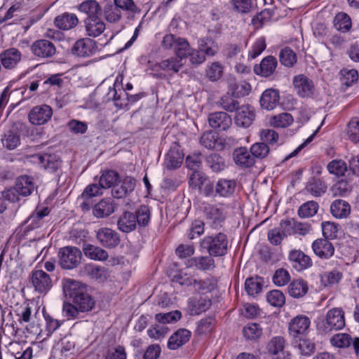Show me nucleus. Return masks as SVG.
Here are the masks:
<instances>
[{
  "label": "nucleus",
  "mask_w": 359,
  "mask_h": 359,
  "mask_svg": "<svg viewBox=\"0 0 359 359\" xmlns=\"http://www.w3.org/2000/svg\"><path fill=\"white\" fill-rule=\"evenodd\" d=\"M114 211L111 199H102L93 208V215L98 218L107 217Z\"/></svg>",
  "instance_id": "39"
},
{
  "label": "nucleus",
  "mask_w": 359,
  "mask_h": 359,
  "mask_svg": "<svg viewBox=\"0 0 359 359\" xmlns=\"http://www.w3.org/2000/svg\"><path fill=\"white\" fill-rule=\"evenodd\" d=\"M191 337V332L187 329H179L169 338L168 348L170 350H176L185 344Z\"/></svg>",
  "instance_id": "24"
},
{
  "label": "nucleus",
  "mask_w": 359,
  "mask_h": 359,
  "mask_svg": "<svg viewBox=\"0 0 359 359\" xmlns=\"http://www.w3.org/2000/svg\"><path fill=\"white\" fill-rule=\"evenodd\" d=\"M236 183L234 180L220 179L215 187V192L220 197L228 198L231 196L236 189Z\"/></svg>",
  "instance_id": "29"
},
{
  "label": "nucleus",
  "mask_w": 359,
  "mask_h": 359,
  "mask_svg": "<svg viewBox=\"0 0 359 359\" xmlns=\"http://www.w3.org/2000/svg\"><path fill=\"white\" fill-rule=\"evenodd\" d=\"M327 185L322 180L317 179L308 183L306 191L314 196H320L327 191Z\"/></svg>",
  "instance_id": "52"
},
{
  "label": "nucleus",
  "mask_w": 359,
  "mask_h": 359,
  "mask_svg": "<svg viewBox=\"0 0 359 359\" xmlns=\"http://www.w3.org/2000/svg\"><path fill=\"white\" fill-rule=\"evenodd\" d=\"M83 251L87 257L96 261H104L109 257L105 250L89 243L83 245Z\"/></svg>",
  "instance_id": "33"
},
{
  "label": "nucleus",
  "mask_w": 359,
  "mask_h": 359,
  "mask_svg": "<svg viewBox=\"0 0 359 359\" xmlns=\"http://www.w3.org/2000/svg\"><path fill=\"white\" fill-rule=\"evenodd\" d=\"M198 48L205 54V57H214L219 49L218 44L210 37L198 39Z\"/></svg>",
  "instance_id": "36"
},
{
  "label": "nucleus",
  "mask_w": 359,
  "mask_h": 359,
  "mask_svg": "<svg viewBox=\"0 0 359 359\" xmlns=\"http://www.w3.org/2000/svg\"><path fill=\"white\" fill-rule=\"evenodd\" d=\"M79 9L87 15L86 19L102 17V8L95 0H87L82 2L79 6Z\"/></svg>",
  "instance_id": "27"
},
{
  "label": "nucleus",
  "mask_w": 359,
  "mask_h": 359,
  "mask_svg": "<svg viewBox=\"0 0 359 359\" xmlns=\"http://www.w3.org/2000/svg\"><path fill=\"white\" fill-rule=\"evenodd\" d=\"M280 226L287 231L288 234L297 233L305 236L311 229V225L307 223L298 222L294 219H288L280 222Z\"/></svg>",
  "instance_id": "18"
},
{
  "label": "nucleus",
  "mask_w": 359,
  "mask_h": 359,
  "mask_svg": "<svg viewBox=\"0 0 359 359\" xmlns=\"http://www.w3.org/2000/svg\"><path fill=\"white\" fill-rule=\"evenodd\" d=\"M136 219L134 213L124 212L117 221L118 229L124 233L133 231L135 229L137 224Z\"/></svg>",
  "instance_id": "28"
},
{
  "label": "nucleus",
  "mask_w": 359,
  "mask_h": 359,
  "mask_svg": "<svg viewBox=\"0 0 359 359\" xmlns=\"http://www.w3.org/2000/svg\"><path fill=\"white\" fill-rule=\"evenodd\" d=\"M15 186L18 194L23 196L30 195L34 189L32 178L28 176L18 177Z\"/></svg>",
  "instance_id": "38"
},
{
  "label": "nucleus",
  "mask_w": 359,
  "mask_h": 359,
  "mask_svg": "<svg viewBox=\"0 0 359 359\" xmlns=\"http://www.w3.org/2000/svg\"><path fill=\"white\" fill-rule=\"evenodd\" d=\"M50 212L48 208L45 207L42 209H36V210L27 219L25 223L27 224L25 231H32L41 226L43 223V219Z\"/></svg>",
  "instance_id": "26"
},
{
  "label": "nucleus",
  "mask_w": 359,
  "mask_h": 359,
  "mask_svg": "<svg viewBox=\"0 0 359 359\" xmlns=\"http://www.w3.org/2000/svg\"><path fill=\"white\" fill-rule=\"evenodd\" d=\"M53 113V109L49 105H37L29 111L28 118L32 125L41 126L50 120Z\"/></svg>",
  "instance_id": "6"
},
{
  "label": "nucleus",
  "mask_w": 359,
  "mask_h": 359,
  "mask_svg": "<svg viewBox=\"0 0 359 359\" xmlns=\"http://www.w3.org/2000/svg\"><path fill=\"white\" fill-rule=\"evenodd\" d=\"M280 62L286 67H292L297 62L295 53L290 48H285L279 53Z\"/></svg>",
  "instance_id": "60"
},
{
  "label": "nucleus",
  "mask_w": 359,
  "mask_h": 359,
  "mask_svg": "<svg viewBox=\"0 0 359 359\" xmlns=\"http://www.w3.org/2000/svg\"><path fill=\"white\" fill-rule=\"evenodd\" d=\"M266 300L273 306L282 307L285 304V297L281 291L273 290L267 293Z\"/></svg>",
  "instance_id": "57"
},
{
  "label": "nucleus",
  "mask_w": 359,
  "mask_h": 359,
  "mask_svg": "<svg viewBox=\"0 0 359 359\" xmlns=\"http://www.w3.org/2000/svg\"><path fill=\"white\" fill-rule=\"evenodd\" d=\"M61 165L60 158L55 154H45L42 168L49 172L56 171Z\"/></svg>",
  "instance_id": "64"
},
{
  "label": "nucleus",
  "mask_w": 359,
  "mask_h": 359,
  "mask_svg": "<svg viewBox=\"0 0 359 359\" xmlns=\"http://www.w3.org/2000/svg\"><path fill=\"white\" fill-rule=\"evenodd\" d=\"M72 303L75 304V306H77L76 308L81 313L91 311L95 304V300L88 292H85L83 294H81V296L79 297H77Z\"/></svg>",
  "instance_id": "40"
},
{
  "label": "nucleus",
  "mask_w": 359,
  "mask_h": 359,
  "mask_svg": "<svg viewBox=\"0 0 359 359\" xmlns=\"http://www.w3.org/2000/svg\"><path fill=\"white\" fill-rule=\"evenodd\" d=\"M118 174L114 170H107L102 173L100 178L99 185L102 189L114 187L118 181Z\"/></svg>",
  "instance_id": "46"
},
{
  "label": "nucleus",
  "mask_w": 359,
  "mask_h": 359,
  "mask_svg": "<svg viewBox=\"0 0 359 359\" xmlns=\"http://www.w3.org/2000/svg\"><path fill=\"white\" fill-rule=\"evenodd\" d=\"M318 210V204L313 201H308L302 205L298 210V215L301 217H310L315 215Z\"/></svg>",
  "instance_id": "58"
},
{
  "label": "nucleus",
  "mask_w": 359,
  "mask_h": 359,
  "mask_svg": "<svg viewBox=\"0 0 359 359\" xmlns=\"http://www.w3.org/2000/svg\"><path fill=\"white\" fill-rule=\"evenodd\" d=\"M276 66V59L273 56H267L262 60L259 66L255 67L254 70L257 74L267 77L274 72Z\"/></svg>",
  "instance_id": "30"
},
{
  "label": "nucleus",
  "mask_w": 359,
  "mask_h": 359,
  "mask_svg": "<svg viewBox=\"0 0 359 359\" xmlns=\"http://www.w3.org/2000/svg\"><path fill=\"white\" fill-rule=\"evenodd\" d=\"M310 324L311 320L306 316H297L289 323V334L294 338L304 335L307 333Z\"/></svg>",
  "instance_id": "12"
},
{
  "label": "nucleus",
  "mask_w": 359,
  "mask_h": 359,
  "mask_svg": "<svg viewBox=\"0 0 359 359\" xmlns=\"http://www.w3.org/2000/svg\"><path fill=\"white\" fill-rule=\"evenodd\" d=\"M345 325L344 312L340 309H332L327 313L325 319L317 325L318 331L327 334L334 330H341Z\"/></svg>",
  "instance_id": "3"
},
{
  "label": "nucleus",
  "mask_w": 359,
  "mask_h": 359,
  "mask_svg": "<svg viewBox=\"0 0 359 359\" xmlns=\"http://www.w3.org/2000/svg\"><path fill=\"white\" fill-rule=\"evenodd\" d=\"M97 46L95 42L88 38L78 40L72 48V53L79 57H90L96 52Z\"/></svg>",
  "instance_id": "13"
},
{
  "label": "nucleus",
  "mask_w": 359,
  "mask_h": 359,
  "mask_svg": "<svg viewBox=\"0 0 359 359\" xmlns=\"http://www.w3.org/2000/svg\"><path fill=\"white\" fill-rule=\"evenodd\" d=\"M245 289L248 295L255 297L262 289V283L259 277L249 278L245 280Z\"/></svg>",
  "instance_id": "49"
},
{
  "label": "nucleus",
  "mask_w": 359,
  "mask_h": 359,
  "mask_svg": "<svg viewBox=\"0 0 359 359\" xmlns=\"http://www.w3.org/2000/svg\"><path fill=\"white\" fill-rule=\"evenodd\" d=\"M243 333L247 339L256 340L262 334V328L257 323H249L243 327Z\"/></svg>",
  "instance_id": "56"
},
{
  "label": "nucleus",
  "mask_w": 359,
  "mask_h": 359,
  "mask_svg": "<svg viewBox=\"0 0 359 359\" xmlns=\"http://www.w3.org/2000/svg\"><path fill=\"white\" fill-rule=\"evenodd\" d=\"M121 10H122V9L120 7H118L117 5H116L115 4H114V5H112V4L106 5L104 8V14L105 19L109 22H118L121 18Z\"/></svg>",
  "instance_id": "51"
},
{
  "label": "nucleus",
  "mask_w": 359,
  "mask_h": 359,
  "mask_svg": "<svg viewBox=\"0 0 359 359\" xmlns=\"http://www.w3.org/2000/svg\"><path fill=\"white\" fill-rule=\"evenodd\" d=\"M314 253L320 258L328 259L334 255V248L327 239L316 240L312 244Z\"/></svg>",
  "instance_id": "23"
},
{
  "label": "nucleus",
  "mask_w": 359,
  "mask_h": 359,
  "mask_svg": "<svg viewBox=\"0 0 359 359\" xmlns=\"http://www.w3.org/2000/svg\"><path fill=\"white\" fill-rule=\"evenodd\" d=\"M279 102V90L274 88L265 90L259 100L261 107L268 111L275 109L278 105Z\"/></svg>",
  "instance_id": "17"
},
{
  "label": "nucleus",
  "mask_w": 359,
  "mask_h": 359,
  "mask_svg": "<svg viewBox=\"0 0 359 359\" xmlns=\"http://www.w3.org/2000/svg\"><path fill=\"white\" fill-rule=\"evenodd\" d=\"M330 211L336 218H346L351 212V206L346 201L337 199L332 203Z\"/></svg>",
  "instance_id": "35"
},
{
  "label": "nucleus",
  "mask_w": 359,
  "mask_h": 359,
  "mask_svg": "<svg viewBox=\"0 0 359 359\" xmlns=\"http://www.w3.org/2000/svg\"><path fill=\"white\" fill-rule=\"evenodd\" d=\"M1 142L4 147L9 150L15 149L20 144L19 133L15 130H9L4 135Z\"/></svg>",
  "instance_id": "43"
},
{
  "label": "nucleus",
  "mask_w": 359,
  "mask_h": 359,
  "mask_svg": "<svg viewBox=\"0 0 359 359\" xmlns=\"http://www.w3.org/2000/svg\"><path fill=\"white\" fill-rule=\"evenodd\" d=\"M217 104L229 112L235 111L240 107L238 101L232 95L229 93L223 95L217 102Z\"/></svg>",
  "instance_id": "44"
},
{
  "label": "nucleus",
  "mask_w": 359,
  "mask_h": 359,
  "mask_svg": "<svg viewBox=\"0 0 359 359\" xmlns=\"http://www.w3.org/2000/svg\"><path fill=\"white\" fill-rule=\"evenodd\" d=\"M200 248L201 251H207L210 256H224L228 250L227 236L223 233L205 236L200 242Z\"/></svg>",
  "instance_id": "2"
},
{
  "label": "nucleus",
  "mask_w": 359,
  "mask_h": 359,
  "mask_svg": "<svg viewBox=\"0 0 359 359\" xmlns=\"http://www.w3.org/2000/svg\"><path fill=\"white\" fill-rule=\"evenodd\" d=\"M82 254L76 247L65 246L58 251L59 264L65 269H73L81 262Z\"/></svg>",
  "instance_id": "4"
},
{
  "label": "nucleus",
  "mask_w": 359,
  "mask_h": 359,
  "mask_svg": "<svg viewBox=\"0 0 359 359\" xmlns=\"http://www.w3.org/2000/svg\"><path fill=\"white\" fill-rule=\"evenodd\" d=\"M22 54L15 48L5 50L0 54V60L6 69H13L20 62Z\"/></svg>",
  "instance_id": "22"
},
{
  "label": "nucleus",
  "mask_w": 359,
  "mask_h": 359,
  "mask_svg": "<svg viewBox=\"0 0 359 359\" xmlns=\"http://www.w3.org/2000/svg\"><path fill=\"white\" fill-rule=\"evenodd\" d=\"M351 342L352 338L346 333H338L330 339L332 345L338 348H347L351 344Z\"/></svg>",
  "instance_id": "63"
},
{
  "label": "nucleus",
  "mask_w": 359,
  "mask_h": 359,
  "mask_svg": "<svg viewBox=\"0 0 359 359\" xmlns=\"http://www.w3.org/2000/svg\"><path fill=\"white\" fill-rule=\"evenodd\" d=\"M236 111L235 121L237 126L248 128L252 123L255 114L249 105H243Z\"/></svg>",
  "instance_id": "19"
},
{
  "label": "nucleus",
  "mask_w": 359,
  "mask_h": 359,
  "mask_svg": "<svg viewBox=\"0 0 359 359\" xmlns=\"http://www.w3.org/2000/svg\"><path fill=\"white\" fill-rule=\"evenodd\" d=\"M292 83L295 91L300 97H310L314 93L315 87L313 81L304 74L294 76Z\"/></svg>",
  "instance_id": "10"
},
{
  "label": "nucleus",
  "mask_w": 359,
  "mask_h": 359,
  "mask_svg": "<svg viewBox=\"0 0 359 359\" xmlns=\"http://www.w3.org/2000/svg\"><path fill=\"white\" fill-rule=\"evenodd\" d=\"M136 181L131 177H126L122 181L117 182L111 190L114 198H123L128 196L135 189Z\"/></svg>",
  "instance_id": "14"
},
{
  "label": "nucleus",
  "mask_w": 359,
  "mask_h": 359,
  "mask_svg": "<svg viewBox=\"0 0 359 359\" xmlns=\"http://www.w3.org/2000/svg\"><path fill=\"white\" fill-rule=\"evenodd\" d=\"M114 3L123 11L128 13V18L133 20L137 15H140L141 9L136 5L134 0H114Z\"/></svg>",
  "instance_id": "42"
},
{
  "label": "nucleus",
  "mask_w": 359,
  "mask_h": 359,
  "mask_svg": "<svg viewBox=\"0 0 359 359\" xmlns=\"http://www.w3.org/2000/svg\"><path fill=\"white\" fill-rule=\"evenodd\" d=\"M289 294L294 298H300L308 292L307 283L302 280H293L287 287Z\"/></svg>",
  "instance_id": "41"
},
{
  "label": "nucleus",
  "mask_w": 359,
  "mask_h": 359,
  "mask_svg": "<svg viewBox=\"0 0 359 359\" xmlns=\"http://www.w3.org/2000/svg\"><path fill=\"white\" fill-rule=\"evenodd\" d=\"M136 221L140 226H146L148 225L151 219L150 209L147 205H141L135 214Z\"/></svg>",
  "instance_id": "59"
},
{
  "label": "nucleus",
  "mask_w": 359,
  "mask_h": 359,
  "mask_svg": "<svg viewBox=\"0 0 359 359\" xmlns=\"http://www.w3.org/2000/svg\"><path fill=\"white\" fill-rule=\"evenodd\" d=\"M62 290L67 299L74 302L77 297L81 296L87 292L86 286L81 282L74 279H64L62 280Z\"/></svg>",
  "instance_id": "9"
},
{
  "label": "nucleus",
  "mask_w": 359,
  "mask_h": 359,
  "mask_svg": "<svg viewBox=\"0 0 359 359\" xmlns=\"http://www.w3.org/2000/svg\"><path fill=\"white\" fill-rule=\"evenodd\" d=\"M211 306L210 299L203 297H193L188 300V310L191 316L200 315Z\"/></svg>",
  "instance_id": "20"
},
{
  "label": "nucleus",
  "mask_w": 359,
  "mask_h": 359,
  "mask_svg": "<svg viewBox=\"0 0 359 359\" xmlns=\"http://www.w3.org/2000/svg\"><path fill=\"white\" fill-rule=\"evenodd\" d=\"M74 348V342L70 337L66 336L60 340L57 347L54 349L53 352L54 357L58 359H66Z\"/></svg>",
  "instance_id": "34"
},
{
  "label": "nucleus",
  "mask_w": 359,
  "mask_h": 359,
  "mask_svg": "<svg viewBox=\"0 0 359 359\" xmlns=\"http://www.w3.org/2000/svg\"><path fill=\"white\" fill-rule=\"evenodd\" d=\"M216 285V280L213 278H208L204 280H196L193 285V289L197 292L205 293L212 291Z\"/></svg>",
  "instance_id": "50"
},
{
  "label": "nucleus",
  "mask_w": 359,
  "mask_h": 359,
  "mask_svg": "<svg viewBox=\"0 0 359 359\" xmlns=\"http://www.w3.org/2000/svg\"><path fill=\"white\" fill-rule=\"evenodd\" d=\"M182 59L177 57H170L163 60L159 64V67L164 71H172L175 73L179 72L180 69L183 66Z\"/></svg>",
  "instance_id": "54"
},
{
  "label": "nucleus",
  "mask_w": 359,
  "mask_h": 359,
  "mask_svg": "<svg viewBox=\"0 0 359 359\" xmlns=\"http://www.w3.org/2000/svg\"><path fill=\"white\" fill-rule=\"evenodd\" d=\"M346 134L348 139L353 142H359V118H353L348 123Z\"/></svg>",
  "instance_id": "62"
},
{
  "label": "nucleus",
  "mask_w": 359,
  "mask_h": 359,
  "mask_svg": "<svg viewBox=\"0 0 359 359\" xmlns=\"http://www.w3.org/2000/svg\"><path fill=\"white\" fill-rule=\"evenodd\" d=\"M30 48L35 56L41 58H50L56 53L55 45L46 39H39L34 41Z\"/></svg>",
  "instance_id": "11"
},
{
  "label": "nucleus",
  "mask_w": 359,
  "mask_h": 359,
  "mask_svg": "<svg viewBox=\"0 0 359 359\" xmlns=\"http://www.w3.org/2000/svg\"><path fill=\"white\" fill-rule=\"evenodd\" d=\"M287 231L280 226L270 230L268 233V240L274 245H280L282 241L287 237Z\"/></svg>",
  "instance_id": "61"
},
{
  "label": "nucleus",
  "mask_w": 359,
  "mask_h": 359,
  "mask_svg": "<svg viewBox=\"0 0 359 359\" xmlns=\"http://www.w3.org/2000/svg\"><path fill=\"white\" fill-rule=\"evenodd\" d=\"M294 346L297 347L302 355H309L315 350V344L306 338H299L294 341Z\"/></svg>",
  "instance_id": "55"
},
{
  "label": "nucleus",
  "mask_w": 359,
  "mask_h": 359,
  "mask_svg": "<svg viewBox=\"0 0 359 359\" xmlns=\"http://www.w3.org/2000/svg\"><path fill=\"white\" fill-rule=\"evenodd\" d=\"M285 340L281 336H276L271 339L266 346L268 352L273 355H278L277 359H290V354L285 351Z\"/></svg>",
  "instance_id": "15"
},
{
  "label": "nucleus",
  "mask_w": 359,
  "mask_h": 359,
  "mask_svg": "<svg viewBox=\"0 0 359 359\" xmlns=\"http://www.w3.org/2000/svg\"><path fill=\"white\" fill-rule=\"evenodd\" d=\"M208 166L215 172H219L226 168V163L223 157L217 154H212L206 158Z\"/></svg>",
  "instance_id": "48"
},
{
  "label": "nucleus",
  "mask_w": 359,
  "mask_h": 359,
  "mask_svg": "<svg viewBox=\"0 0 359 359\" xmlns=\"http://www.w3.org/2000/svg\"><path fill=\"white\" fill-rule=\"evenodd\" d=\"M54 22L57 27L63 30H69L78 25L79 20L75 14L65 13L56 17Z\"/></svg>",
  "instance_id": "32"
},
{
  "label": "nucleus",
  "mask_w": 359,
  "mask_h": 359,
  "mask_svg": "<svg viewBox=\"0 0 359 359\" xmlns=\"http://www.w3.org/2000/svg\"><path fill=\"white\" fill-rule=\"evenodd\" d=\"M352 184L346 180L337 181L331 188V192L334 196L344 197L352 191Z\"/></svg>",
  "instance_id": "45"
},
{
  "label": "nucleus",
  "mask_w": 359,
  "mask_h": 359,
  "mask_svg": "<svg viewBox=\"0 0 359 359\" xmlns=\"http://www.w3.org/2000/svg\"><path fill=\"white\" fill-rule=\"evenodd\" d=\"M235 163L242 168H250L255 164V159L250 150L245 147H240L234 150L233 153Z\"/></svg>",
  "instance_id": "25"
},
{
  "label": "nucleus",
  "mask_w": 359,
  "mask_h": 359,
  "mask_svg": "<svg viewBox=\"0 0 359 359\" xmlns=\"http://www.w3.org/2000/svg\"><path fill=\"white\" fill-rule=\"evenodd\" d=\"M204 213L207 223L215 229L222 226L226 215L225 208L222 205H208L205 207Z\"/></svg>",
  "instance_id": "7"
},
{
  "label": "nucleus",
  "mask_w": 359,
  "mask_h": 359,
  "mask_svg": "<svg viewBox=\"0 0 359 359\" xmlns=\"http://www.w3.org/2000/svg\"><path fill=\"white\" fill-rule=\"evenodd\" d=\"M96 238L102 246L107 248H114L120 243L119 234L108 227H102L96 231Z\"/></svg>",
  "instance_id": "8"
},
{
  "label": "nucleus",
  "mask_w": 359,
  "mask_h": 359,
  "mask_svg": "<svg viewBox=\"0 0 359 359\" xmlns=\"http://www.w3.org/2000/svg\"><path fill=\"white\" fill-rule=\"evenodd\" d=\"M293 121V117L290 114L284 112L272 116L269 123L276 128H286L290 126Z\"/></svg>",
  "instance_id": "47"
},
{
  "label": "nucleus",
  "mask_w": 359,
  "mask_h": 359,
  "mask_svg": "<svg viewBox=\"0 0 359 359\" xmlns=\"http://www.w3.org/2000/svg\"><path fill=\"white\" fill-rule=\"evenodd\" d=\"M85 28L89 36L97 37L105 29V24L101 17L91 19H85Z\"/></svg>",
  "instance_id": "31"
},
{
  "label": "nucleus",
  "mask_w": 359,
  "mask_h": 359,
  "mask_svg": "<svg viewBox=\"0 0 359 359\" xmlns=\"http://www.w3.org/2000/svg\"><path fill=\"white\" fill-rule=\"evenodd\" d=\"M161 46L164 49L174 50L175 55L181 59L189 57L194 65H199L205 61L206 57L198 48H192L188 41L184 38L169 34L163 36Z\"/></svg>",
  "instance_id": "1"
},
{
  "label": "nucleus",
  "mask_w": 359,
  "mask_h": 359,
  "mask_svg": "<svg viewBox=\"0 0 359 359\" xmlns=\"http://www.w3.org/2000/svg\"><path fill=\"white\" fill-rule=\"evenodd\" d=\"M184 155L177 147L171 148L168 152L165 164L168 169L179 168L182 163Z\"/></svg>",
  "instance_id": "37"
},
{
  "label": "nucleus",
  "mask_w": 359,
  "mask_h": 359,
  "mask_svg": "<svg viewBox=\"0 0 359 359\" xmlns=\"http://www.w3.org/2000/svg\"><path fill=\"white\" fill-rule=\"evenodd\" d=\"M29 280L34 290L39 294H46L53 286L50 276L43 270H34Z\"/></svg>",
  "instance_id": "5"
},
{
  "label": "nucleus",
  "mask_w": 359,
  "mask_h": 359,
  "mask_svg": "<svg viewBox=\"0 0 359 359\" xmlns=\"http://www.w3.org/2000/svg\"><path fill=\"white\" fill-rule=\"evenodd\" d=\"M289 260L292 262V266L299 271L306 269L312 265L310 257L305 255L301 250H293L290 251Z\"/></svg>",
  "instance_id": "21"
},
{
  "label": "nucleus",
  "mask_w": 359,
  "mask_h": 359,
  "mask_svg": "<svg viewBox=\"0 0 359 359\" xmlns=\"http://www.w3.org/2000/svg\"><path fill=\"white\" fill-rule=\"evenodd\" d=\"M208 123L211 128L219 131L226 130L231 126V116L226 112L212 113L208 116Z\"/></svg>",
  "instance_id": "16"
},
{
  "label": "nucleus",
  "mask_w": 359,
  "mask_h": 359,
  "mask_svg": "<svg viewBox=\"0 0 359 359\" xmlns=\"http://www.w3.org/2000/svg\"><path fill=\"white\" fill-rule=\"evenodd\" d=\"M334 26L336 29L346 32L348 31L351 27V18L346 13H339L334 19Z\"/></svg>",
  "instance_id": "53"
}]
</instances>
